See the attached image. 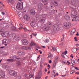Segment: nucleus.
Listing matches in <instances>:
<instances>
[{"instance_id":"nucleus-1","label":"nucleus","mask_w":79,"mask_h":79,"mask_svg":"<svg viewBox=\"0 0 79 79\" xmlns=\"http://www.w3.org/2000/svg\"><path fill=\"white\" fill-rule=\"evenodd\" d=\"M71 16H75L73 18V20L75 21L79 20V18L77 15V11L75 9H73L71 10Z\"/></svg>"},{"instance_id":"nucleus-2","label":"nucleus","mask_w":79,"mask_h":79,"mask_svg":"<svg viewBox=\"0 0 79 79\" xmlns=\"http://www.w3.org/2000/svg\"><path fill=\"white\" fill-rule=\"evenodd\" d=\"M16 7L19 10H21L23 8V2H19L17 3Z\"/></svg>"},{"instance_id":"nucleus-3","label":"nucleus","mask_w":79,"mask_h":79,"mask_svg":"<svg viewBox=\"0 0 79 79\" xmlns=\"http://www.w3.org/2000/svg\"><path fill=\"white\" fill-rule=\"evenodd\" d=\"M9 73L10 75L13 76H14L15 77H16L17 76V73L14 70H10Z\"/></svg>"},{"instance_id":"nucleus-4","label":"nucleus","mask_w":79,"mask_h":79,"mask_svg":"<svg viewBox=\"0 0 79 79\" xmlns=\"http://www.w3.org/2000/svg\"><path fill=\"white\" fill-rule=\"evenodd\" d=\"M71 23L69 22L65 23H64V27L65 28V29H69V28L71 27Z\"/></svg>"},{"instance_id":"nucleus-5","label":"nucleus","mask_w":79,"mask_h":79,"mask_svg":"<svg viewBox=\"0 0 79 79\" xmlns=\"http://www.w3.org/2000/svg\"><path fill=\"white\" fill-rule=\"evenodd\" d=\"M53 28L55 31H58L60 30V27L59 25L57 24H54L53 26Z\"/></svg>"},{"instance_id":"nucleus-6","label":"nucleus","mask_w":79,"mask_h":79,"mask_svg":"<svg viewBox=\"0 0 79 79\" xmlns=\"http://www.w3.org/2000/svg\"><path fill=\"white\" fill-rule=\"evenodd\" d=\"M0 76H1L0 79H5V72H3L2 70H0Z\"/></svg>"},{"instance_id":"nucleus-7","label":"nucleus","mask_w":79,"mask_h":79,"mask_svg":"<svg viewBox=\"0 0 79 79\" xmlns=\"http://www.w3.org/2000/svg\"><path fill=\"white\" fill-rule=\"evenodd\" d=\"M72 3L74 5H77L79 4V1L78 0H72Z\"/></svg>"},{"instance_id":"nucleus-8","label":"nucleus","mask_w":79,"mask_h":79,"mask_svg":"<svg viewBox=\"0 0 79 79\" xmlns=\"http://www.w3.org/2000/svg\"><path fill=\"white\" fill-rule=\"evenodd\" d=\"M1 35L2 37H5L10 35V33L8 32H4L2 33Z\"/></svg>"},{"instance_id":"nucleus-9","label":"nucleus","mask_w":79,"mask_h":79,"mask_svg":"<svg viewBox=\"0 0 79 79\" xmlns=\"http://www.w3.org/2000/svg\"><path fill=\"white\" fill-rule=\"evenodd\" d=\"M11 42V40H9L7 39H4L2 40L3 44H8Z\"/></svg>"},{"instance_id":"nucleus-10","label":"nucleus","mask_w":79,"mask_h":79,"mask_svg":"<svg viewBox=\"0 0 79 79\" xmlns=\"http://www.w3.org/2000/svg\"><path fill=\"white\" fill-rule=\"evenodd\" d=\"M28 44V41L27 40L24 39L22 42V44L23 45H26Z\"/></svg>"},{"instance_id":"nucleus-11","label":"nucleus","mask_w":79,"mask_h":79,"mask_svg":"<svg viewBox=\"0 0 79 79\" xmlns=\"http://www.w3.org/2000/svg\"><path fill=\"white\" fill-rule=\"evenodd\" d=\"M38 9L39 10V11H40L42 10L43 8V4H39L38 5Z\"/></svg>"},{"instance_id":"nucleus-12","label":"nucleus","mask_w":79,"mask_h":79,"mask_svg":"<svg viewBox=\"0 0 79 79\" xmlns=\"http://www.w3.org/2000/svg\"><path fill=\"white\" fill-rule=\"evenodd\" d=\"M30 24L33 27H35L36 26H37V24L35 23V22L34 21L31 22V23H30Z\"/></svg>"},{"instance_id":"nucleus-13","label":"nucleus","mask_w":79,"mask_h":79,"mask_svg":"<svg viewBox=\"0 0 79 79\" xmlns=\"http://www.w3.org/2000/svg\"><path fill=\"white\" fill-rule=\"evenodd\" d=\"M35 43L33 42H31V43L30 46L28 47V49H29L30 50H31V47H32V46H33V45H35Z\"/></svg>"},{"instance_id":"nucleus-14","label":"nucleus","mask_w":79,"mask_h":79,"mask_svg":"<svg viewBox=\"0 0 79 79\" xmlns=\"http://www.w3.org/2000/svg\"><path fill=\"white\" fill-rule=\"evenodd\" d=\"M24 52L22 51H19L18 52V55L20 56H22L23 55H24Z\"/></svg>"},{"instance_id":"nucleus-15","label":"nucleus","mask_w":79,"mask_h":79,"mask_svg":"<svg viewBox=\"0 0 79 79\" xmlns=\"http://www.w3.org/2000/svg\"><path fill=\"white\" fill-rule=\"evenodd\" d=\"M64 18L66 20H69L70 19V17L69 15H65Z\"/></svg>"},{"instance_id":"nucleus-16","label":"nucleus","mask_w":79,"mask_h":79,"mask_svg":"<svg viewBox=\"0 0 79 79\" xmlns=\"http://www.w3.org/2000/svg\"><path fill=\"white\" fill-rule=\"evenodd\" d=\"M30 12L32 15H35V10H33L32 9L31 10Z\"/></svg>"},{"instance_id":"nucleus-17","label":"nucleus","mask_w":79,"mask_h":79,"mask_svg":"<svg viewBox=\"0 0 79 79\" xmlns=\"http://www.w3.org/2000/svg\"><path fill=\"white\" fill-rule=\"evenodd\" d=\"M24 18L25 19H26L27 21L29 20V18L27 16V15H25L24 16Z\"/></svg>"},{"instance_id":"nucleus-18","label":"nucleus","mask_w":79,"mask_h":79,"mask_svg":"<svg viewBox=\"0 0 79 79\" xmlns=\"http://www.w3.org/2000/svg\"><path fill=\"white\" fill-rule=\"evenodd\" d=\"M76 32V29L74 28L72 30V31L70 33V34L73 35Z\"/></svg>"},{"instance_id":"nucleus-19","label":"nucleus","mask_w":79,"mask_h":79,"mask_svg":"<svg viewBox=\"0 0 79 79\" xmlns=\"http://www.w3.org/2000/svg\"><path fill=\"white\" fill-rule=\"evenodd\" d=\"M13 58L14 60H19L20 58H19L18 56H15L13 57Z\"/></svg>"},{"instance_id":"nucleus-20","label":"nucleus","mask_w":79,"mask_h":79,"mask_svg":"<svg viewBox=\"0 0 79 79\" xmlns=\"http://www.w3.org/2000/svg\"><path fill=\"white\" fill-rule=\"evenodd\" d=\"M29 77H30V79L31 78V79H34V75L31 74V73H29Z\"/></svg>"},{"instance_id":"nucleus-21","label":"nucleus","mask_w":79,"mask_h":79,"mask_svg":"<svg viewBox=\"0 0 79 79\" xmlns=\"http://www.w3.org/2000/svg\"><path fill=\"white\" fill-rule=\"evenodd\" d=\"M12 31H18V30H16V27L14 26L12 27Z\"/></svg>"},{"instance_id":"nucleus-22","label":"nucleus","mask_w":79,"mask_h":79,"mask_svg":"<svg viewBox=\"0 0 79 79\" xmlns=\"http://www.w3.org/2000/svg\"><path fill=\"white\" fill-rule=\"evenodd\" d=\"M54 5V6H57L58 5V2L57 1H55Z\"/></svg>"},{"instance_id":"nucleus-23","label":"nucleus","mask_w":79,"mask_h":79,"mask_svg":"<svg viewBox=\"0 0 79 79\" xmlns=\"http://www.w3.org/2000/svg\"><path fill=\"white\" fill-rule=\"evenodd\" d=\"M22 48L23 50H26L28 49V47L27 46H23Z\"/></svg>"},{"instance_id":"nucleus-24","label":"nucleus","mask_w":79,"mask_h":79,"mask_svg":"<svg viewBox=\"0 0 79 79\" xmlns=\"http://www.w3.org/2000/svg\"><path fill=\"white\" fill-rule=\"evenodd\" d=\"M42 75V72L41 71H40L38 73V76H40V77Z\"/></svg>"},{"instance_id":"nucleus-25","label":"nucleus","mask_w":79,"mask_h":79,"mask_svg":"<svg viewBox=\"0 0 79 79\" xmlns=\"http://www.w3.org/2000/svg\"><path fill=\"white\" fill-rule=\"evenodd\" d=\"M8 2L9 3H10L11 4H13V0H8Z\"/></svg>"},{"instance_id":"nucleus-26","label":"nucleus","mask_w":79,"mask_h":79,"mask_svg":"<svg viewBox=\"0 0 79 79\" xmlns=\"http://www.w3.org/2000/svg\"><path fill=\"white\" fill-rule=\"evenodd\" d=\"M47 16V14H43L41 15L42 18H45Z\"/></svg>"},{"instance_id":"nucleus-27","label":"nucleus","mask_w":79,"mask_h":79,"mask_svg":"<svg viewBox=\"0 0 79 79\" xmlns=\"http://www.w3.org/2000/svg\"><path fill=\"white\" fill-rule=\"evenodd\" d=\"M18 66H21V62L19 61H17L16 64Z\"/></svg>"},{"instance_id":"nucleus-28","label":"nucleus","mask_w":79,"mask_h":79,"mask_svg":"<svg viewBox=\"0 0 79 79\" xmlns=\"http://www.w3.org/2000/svg\"><path fill=\"white\" fill-rule=\"evenodd\" d=\"M73 52V53H75L76 52V48H74L72 49V50Z\"/></svg>"},{"instance_id":"nucleus-29","label":"nucleus","mask_w":79,"mask_h":79,"mask_svg":"<svg viewBox=\"0 0 79 79\" xmlns=\"http://www.w3.org/2000/svg\"><path fill=\"white\" fill-rule=\"evenodd\" d=\"M7 39H8V40H11V37L9 35L7 37Z\"/></svg>"},{"instance_id":"nucleus-30","label":"nucleus","mask_w":79,"mask_h":79,"mask_svg":"<svg viewBox=\"0 0 79 79\" xmlns=\"http://www.w3.org/2000/svg\"><path fill=\"white\" fill-rule=\"evenodd\" d=\"M50 57H53V55L51 54V53H49L48 55V58H49Z\"/></svg>"},{"instance_id":"nucleus-31","label":"nucleus","mask_w":79,"mask_h":79,"mask_svg":"<svg viewBox=\"0 0 79 79\" xmlns=\"http://www.w3.org/2000/svg\"><path fill=\"white\" fill-rule=\"evenodd\" d=\"M35 79H40V77L38 75L36 76L35 77Z\"/></svg>"},{"instance_id":"nucleus-32","label":"nucleus","mask_w":79,"mask_h":79,"mask_svg":"<svg viewBox=\"0 0 79 79\" xmlns=\"http://www.w3.org/2000/svg\"><path fill=\"white\" fill-rule=\"evenodd\" d=\"M45 19H41L40 21L41 23H42L43 24V23H45Z\"/></svg>"},{"instance_id":"nucleus-33","label":"nucleus","mask_w":79,"mask_h":79,"mask_svg":"<svg viewBox=\"0 0 79 79\" xmlns=\"http://www.w3.org/2000/svg\"><path fill=\"white\" fill-rule=\"evenodd\" d=\"M7 61H10V62H12L13 61V59H7Z\"/></svg>"},{"instance_id":"nucleus-34","label":"nucleus","mask_w":79,"mask_h":79,"mask_svg":"<svg viewBox=\"0 0 79 79\" xmlns=\"http://www.w3.org/2000/svg\"><path fill=\"white\" fill-rule=\"evenodd\" d=\"M45 30L46 31H48V30H49L50 29V27L49 26H48L46 28H45Z\"/></svg>"},{"instance_id":"nucleus-35","label":"nucleus","mask_w":79,"mask_h":79,"mask_svg":"<svg viewBox=\"0 0 79 79\" xmlns=\"http://www.w3.org/2000/svg\"><path fill=\"white\" fill-rule=\"evenodd\" d=\"M71 60V63H72V64H73V65H74V64H73V63H75V61H74V60Z\"/></svg>"},{"instance_id":"nucleus-36","label":"nucleus","mask_w":79,"mask_h":79,"mask_svg":"<svg viewBox=\"0 0 79 79\" xmlns=\"http://www.w3.org/2000/svg\"><path fill=\"white\" fill-rule=\"evenodd\" d=\"M44 42H45V43H48V42H49V40L48 39H46L45 41Z\"/></svg>"},{"instance_id":"nucleus-37","label":"nucleus","mask_w":79,"mask_h":79,"mask_svg":"<svg viewBox=\"0 0 79 79\" xmlns=\"http://www.w3.org/2000/svg\"><path fill=\"white\" fill-rule=\"evenodd\" d=\"M17 78L18 79H20L21 78V75H19L18 76Z\"/></svg>"},{"instance_id":"nucleus-38","label":"nucleus","mask_w":79,"mask_h":79,"mask_svg":"<svg viewBox=\"0 0 79 79\" xmlns=\"http://www.w3.org/2000/svg\"><path fill=\"white\" fill-rule=\"evenodd\" d=\"M74 39L75 40V42H77V38L76 37H74Z\"/></svg>"},{"instance_id":"nucleus-39","label":"nucleus","mask_w":79,"mask_h":79,"mask_svg":"<svg viewBox=\"0 0 79 79\" xmlns=\"http://www.w3.org/2000/svg\"><path fill=\"white\" fill-rule=\"evenodd\" d=\"M74 70H73L72 71H71L70 72V74H73V73H74Z\"/></svg>"},{"instance_id":"nucleus-40","label":"nucleus","mask_w":79,"mask_h":79,"mask_svg":"<svg viewBox=\"0 0 79 79\" xmlns=\"http://www.w3.org/2000/svg\"><path fill=\"white\" fill-rule=\"evenodd\" d=\"M19 26H20V28H23V25H22V24H19Z\"/></svg>"},{"instance_id":"nucleus-41","label":"nucleus","mask_w":79,"mask_h":79,"mask_svg":"<svg viewBox=\"0 0 79 79\" xmlns=\"http://www.w3.org/2000/svg\"><path fill=\"white\" fill-rule=\"evenodd\" d=\"M42 2H44V3H45V2L47 3V0L43 1V0H42Z\"/></svg>"},{"instance_id":"nucleus-42","label":"nucleus","mask_w":79,"mask_h":79,"mask_svg":"<svg viewBox=\"0 0 79 79\" xmlns=\"http://www.w3.org/2000/svg\"><path fill=\"white\" fill-rule=\"evenodd\" d=\"M56 63H54L53 64V67L55 68V66H56Z\"/></svg>"},{"instance_id":"nucleus-43","label":"nucleus","mask_w":79,"mask_h":79,"mask_svg":"<svg viewBox=\"0 0 79 79\" xmlns=\"http://www.w3.org/2000/svg\"><path fill=\"white\" fill-rule=\"evenodd\" d=\"M23 30L25 32H26L27 31V30L26 28H23Z\"/></svg>"},{"instance_id":"nucleus-44","label":"nucleus","mask_w":79,"mask_h":79,"mask_svg":"<svg viewBox=\"0 0 79 79\" xmlns=\"http://www.w3.org/2000/svg\"><path fill=\"white\" fill-rule=\"evenodd\" d=\"M33 35H34V36H36L37 35V34H34V33H32Z\"/></svg>"},{"instance_id":"nucleus-45","label":"nucleus","mask_w":79,"mask_h":79,"mask_svg":"<svg viewBox=\"0 0 79 79\" xmlns=\"http://www.w3.org/2000/svg\"><path fill=\"white\" fill-rule=\"evenodd\" d=\"M66 54H67V51H65V52H64V55H66Z\"/></svg>"},{"instance_id":"nucleus-46","label":"nucleus","mask_w":79,"mask_h":79,"mask_svg":"<svg viewBox=\"0 0 79 79\" xmlns=\"http://www.w3.org/2000/svg\"><path fill=\"white\" fill-rule=\"evenodd\" d=\"M52 50L53 51H55L56 50V48H53Z\"/></svg>"},{"instance_id":"nucleus-47","label":"nucleus","mask_w":79,"mask_h":79,"mask_svg":"<svg viewBox=\"0 0 79 79\" xmlns=\"http://www.w3.org/2000/svg\"><path fill=\"white\" fill-rule=\"evenodd\" d=\"M62 56L63 58H64V53H63L62 54Z\"/></svg>"},{"instance_id":"nucleus-48","label":"nucleus","mask_w":79,"mask_h":79,"mask_svg":"<svg viewBox=\"0 0 79 79\" xmlns=\"http://www.w3.org/2000/svg\"><path fill=\"white\" fill-rule=\"evenodd\" d=\"M26 59V58L25 57H24L22 58V60H25Z\"/></svg>"},{"instance_id":"nucleus-49","label":"nucleus","mask_w":79,"mask_h":79,"mask_svg":"<svg viewBox=\"0 0 79 79\" xmlns=\"http://www.w3.org/2000/svg\"><path fill=\"white\" fill-rule=\"evenodd\" d=\"M2 15H5V13L3 12H2Z\"/></svg>"},{"instance_id":"nucleus-50","label":"nucleus","mask_w":79,"mask_h":79,"mask_svg":"<svg viewBox=\"0 0 79 79\" xmlns=\"http://www.w3.org/2000/svg\"><path fill=\"white\" fill-rule=\"evenodd\" d=\"M58 59V56H56V59L55 60H57Z\"/></svg>"},{"instance_id":"nucleus-51","label":"nucleus","mask_w":79,"mask_h":79,"mask_svg":"<svg viewBox=\"0 0 79 79\" xmlns=\"http://www.w3.org/2000/svg\"><path fill=\"white\" fill-rule=\"evenodd\" d=\"M59 46L61 47V46H63V43H61L59 45Z\"/></svg>"},{"instance_id":"nucleus-52","label":"nucleus","mask_w":79,"mask_h":79,"mask_svg":"<svg viewBox=\"0 0 79 79\" xmlns=\"http://www.w3.org/2000/svg\"><path fill=\"white\" fill-rule=\"evenodd\" d=\"M39 52H40V54H42V52H41V51L40 50H39Z\"/></svg>"},{"instance_id":"nucleus-53","label":"nucleus","mask_w":79,"mask_h":79,"mask_svg":"<svg viewBox=\"0 0 79 79\" xmlns=\"http://www.w3.org/2000/svg\"><path fill=\"white\" fill-rule=\"evenodd\" d=\"M49 25L50 26H51V25H52V23H49Z\"/></svg>"},{"instance_id":"nucleus-54","label":"nucleus","mask_w":79,"mask_h":79,"mask_svg":"<svg viewBox=\"0 0 79 79\" xmlns=\"http://www.w3.org/2000/svg\"><path fill=\"white\" fill-rule=\"evenodd\" d=\"M49 63H52V60H50L49 61Z\"/></svg>"},{"instance_id":"nucleus-55","label":"nucleus","mask_w":79,"mask_h":79,"mask_svg":"<svg viewBox=\"0 0 79 79\" xmlns=\"http://www.w3.org/2000/svg\"><path fill=\"white\" fill-rule=\"evenodd\" d=\"M72 54L71 56H70V57H72V58H74V56H72Z\"/></svg>"},{"instance_id":"nucleus-56","label":"nucleus","mask_w":79,"mask_h":79,"mask_svg":"<svg viewBox=\"0 0 79 79\" xmlns=\"http://www.w3.org/2000/svg\"><path fill=\"white\" fill-rule=\"evenodd\" d=\"M67 63H68L69 64H71V63L69 62V61H67Z\"/></svg>"},{"instance_id":"nucleus-57","label":"nucleus","mask_w":79,"mask_h":79,"mask_svg":"<svg viewBox=\"0 0 79 79\" xmlns=\"http://www.w3.org/2000/svg\"><path fill=\"white\" fill-rule=\"evenodd\" d=\"M79 34L78 33V32H77V34H76V35H77V36H79Z\"/></svg>"},{"instance_id":"nucleus-58","label":"nucleus","mask_w":79,"mask_h":79,"mask_svg":"<svg viewBox=\"0 0 79 79\" xmlns=\"http://www.w3.org/2000/svg\"><path fill=\"white\" fill-rule=\"evenodd\" d=\"M62 36L63 37V39H64V35L63 34Z\"/></svg>"},{"instance_id":"nucleus-59","label":"nucleus","mask_w":79,"mask_h":79,"mask_svg":"<svg viewBox=\"0 0 79 79\" xmlns=\"http://www.w3.org/2000/svg\"><path fill=\"white\" fill-rule=\"evenodd\" d=\"M5 48V46L1 47H0V48Z\"/></svg>"},{"instance_id":"nucleus-60","label":"nucleus","mask_w":79,"mask_h":79,"mask_svg":"<svg viewBox=\"0 0 79 79\" xmlns=\"http://www.w3.org/2000/svg\"><path fill=\"white\" fill-rule=\"evenodd\" d=\"M45 72H47V69H45Z\"/></svg>"},{"instance_id":"nucleus-61","label":"nucleus","mask_w":79,"mask_h":79,"mask_svg":"<svg viewBox=\"0 0 79 79\" xmlns=\"http://www.w3.org/2000/svg\"><path fill=\"white\" fill-rule=\"evenodd\" d=\"M53 76H54V77H55V76H56V74H53Z\"/></svg>"},{"instance_id":"nucleus-62","label":"nucleus","mask_w":79,"mask_h":79,"mask_svg":"<svg viewBox=\"0 0 79 79\" xmlns=\"http://www.w3.org/2000/svg\"><path fill=\"white\" fill-rule=\"evenodd\" d=\"M42 47H43V48H45V47L44 46H42Z\"/></svg>"},{"instance_id":"nucleus-63","label":"nucleus","mask_w":79,"mask_h":79,"mask_svg":"<svg viewBox=\"0 0 79 79\" xmlns=\"http://www.w3.org/2000/svg\"><path fill=\"white\" fill-rule=\"evenodd\" d=\"M55 63H56V59H55Z\"/></svg>"},{"instance_id":"nucleus-64","label":"nucleus","mask_w":79,"mask_h":79,"mask_svg":"<svg viewBox=\"0 0 79 79\" xmlns=\"http://www.w3.org/2000/svg\"><path fill=\"white\" fill-rule=\"evenodd\" d=\"M75 74H79V72L76 73Z\"/></svg>"}]
</instances>
